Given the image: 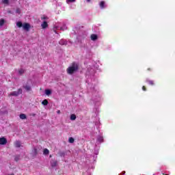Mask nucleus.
I'll return each instance as SVG.
<instances>
[{
  "instance_id": "f257e3e1",
  "label": "nucleus",
  "mask_w": 175,
  "mask_h": 175,
  "mask_svg": "<svg viewBox=\"0 0 175 175\" xmlns=\"http://www.w3.org/2000/svg\"><path fill=\"white\" fill-rule=\"evenodd\" d=\"M77 70H79V64L72 62L71 66L67 68V73L68 75H73V73H75Z\"/></svg>"
},
{
  "instance_id": "f03ea898",
  "label": "nucleus",
  "mask_w": 175,
  "mask_h": 175,
  "mask_svg": "<svg viewBox=\"0 0 175 175\" xmlns=\"http://www.w3.org/2000/svg\"><path fill=\"white\" fill-rule=\"evenodd\" d=\"M23 94V89L20 88L18 91H14L10 93L9 96H18Z\"/></svg>"
},
{
  "instance_id": "7ed1b4c3",
  "label": "nucleus",
  "mask_w": 175,
  "mask_h": 175,
  "mask_svg": "<svg viewBox=\"0 0 175 175\" xmlns=\"http://www.w3.org/2000/svg\"><path fill=\"white\" fill-rule=\"evenodd\" d=\"M65 29H66V26H63V27H59V26H56V27H55L53 29V31H54V32L55 33H58L57 32V30H58V31H65Z\"/></svg>"
},
{
  "instance_id": "20e7f679",
  "label": "nucleus",
  "mask_w": 175,
  "mask_h": 175,
  "mask_svg": "<svg viewBox=\"0 0 175 175\" xmlns=\"http://www.w3.org/2000/svg\"><path fill=\"white\" fill-rule=\"evenodd\" d=\"M23 28L25 31H29V29H31V25H29V23H24L23 25Z\"/></svg>"
},
{
  "instance_id": "39448f33",
  "label": "nucleus",
  "mask_w": 175,
  "mask_h": 175,
  "mask_svg": "<svg viewBox=\"0 0 175 175\" xmlns=\"http://www.w3.org/2000/svg\"><path fill=\"white\" fill-rule=\"evenodd\" d=\"M6 143H8V139H6V138H5L3 137L0 138V144L1 146H5V144H6Z\"/></svg>"
},
{
  "instance_id": "423d86ee",
  "label": "nucleus",
  "mask_w": 175,
  "mask_h": 175,
  "mask_svg": "<svg viewBox=\"0 0 175 175\" xmlns=\"http://www.w3.org/2000/svg\"><path fill=\"white\" fill-rule=\"evenodd\" d=\"M58 165V161L57 160H52L51 161V165L52 167H55Z\"/></svg>"
},
{
  "instance_id": "0eeeda50",
  "label": "nucleus",
  "mask_w": 175,
  "mask_h": 175,
  "mask_svg": "<svg viewBox=\"0 0 175 175\" xmlns=\"http://www.w3.org/2000/svg\"><path fill=\"white\" fill-rule=\"evenodd\" d=\"M59 44H61V46H66V44H68V41H66V40L62 39L59 42Z\"/></svg>"
},
{
  "instance_id": "6e6552de",
  "label": "nucleus",
  "mask_w": 175,
  "mask_h": 175,
  "mask_svg": "<svg viewBox=\"0 0 175 175\" xmlns=\"http://www.w3.org/2000/svg\"><path fill=\"white\" fill-rule=\"evenodd\" d=\"M90 38H91V40H93V42H95V40H98V35L91 34Z\"/></svg>"
},
{
  "instance_id": "1a4fd4ad",
  "label": "nucleus",
  "mask_w": 175,
  "mask_h": 175,
  "mask_svg": "<svg viewBox=\"0 0 175 175\" xmlns=\"http://www.w3.org/2000/svg\"><path fill=\"white\" fill-rule=\"evenodd\" d=\"M14 146L15 147H16V148H20V147H21V142L16 141L14 143Z\"/></svg>"
},
{
  "instance_id": "9d476101",
  "label": "nucleus",
  "mask_w": 175,
  "mask_h": 175,
  "mask_svg": "<svg viewBox=\"0 0 175 175\" xmlns=\"http://www.w3.org/2000/svg\"><path fill=\"white\" fill-rule=\"evenodd\" d=\"M41 27H42V29H46V28H47V27H49V24H47V23L46 21H44L42 23V24L41 25Z\"/></svg>"
},
{
  "instance_id": "9b49d317",
  "label": "nucleus",
  "mask_w": 175,
  "mask_h": 175,
  "mask_svg": "<svg viewBox=\"0 0 175 175\" xmlns=\"http://www.w3.org/2000/svg\"><path fill=\"white\" fill-rule=\"evenodd\" d=\"M100 9H105V8H106L105 1H103L100 2Z\"/></svg>"
},
{
  "instance_id": "f8f14e48",
  "label": "nucleus",
  "mask_w": 175,
  "mask_h": 175,
  "mask_svg": "<svg viewBox=\"0 0 175 175\" xmlns=\"http://www.w3.org/2000/svg\"><path fill=\"white\" fill-rule=\"evenodd\" d=\"M21 120H27V116L25 113H21L19 116Z\"/></svg>"
},
{
  "instance_id": "ddd939ff",
  "label": "nucleus",
  "mask_w": 175,
  "mask_h": 175,
  "mask_svg": "<svg viewBox=\"0 0 175 175\" xmlns=\"http://www.w3.org/2000/svg\"><path fill=\"white\" fill-rule=\"evenodd\" d=\"M23 88L27 91H31V86L28 85H23Z\"/></svg>"
},
{
  "instance_id": "4468645a",
  "label": "nucleus",
  "mask_w": 175,
  "mask_h": 175,
  "mask_svg": "<svg viewBox=\"0 0 175 175\" xmlns=\"http://www.w3.org/2000/svg\"><path fill=\"white\" fill-rule=\"evenodd\" d=\"M18 73L19 75H24L25 73V70H24V68H21L18 70Z\"/></svg>"
},
{
  "instance_id": "2eb2a0df",
  "label": "nucleus",
  "mask_w": 175,
  "mask_h": 175,
  "mask_svg": "<svg viewBox=\"0 0 175 175\" xmlns=\"http://www.w3.org/2000/svg\"><path fill=\"white\" fill-rule=\"evenodd\" d=\"M49 152L50 151L49 150V149L47 148L44 149V151H43L44 155H49Z\"/></svg>"
},
{
  "instance_id": "dca6fc26",
  "label": "nucleus",
  "mask_w": 175,
  "mask_h": 175,
  "mask_svg": "<svg viewBox=\"0 0 175 175\" xmlns=\"http://www.w3.org/2000/svg\"><path fill=\"white\" fill-rule=\"evenodd\" d=\"M146 83H148L150 85H154V81L150 80V79H146Z\"/></svg>"
},
{
  "instance_id": "f3484780",
  "label": "nucleus",
  "mask_w": 175,
  "mask_h": 175,
  "mask_svg": "<svg viewBox=\"0 0 175 175\" xmlns=\"http://www.w3.org/2000/svg\"><path fill=\"white\" fill-rule=\"evenodd\" d=\"M42 105H44V106H47V105H49V101L46 99H45L42 101Z\"/></svg>"
},
{
  "instance_id": "a211bd4d",
  "label": "nucleus",
  "mask_w": 175,
  "mask_h": 175,
  "mask_svg": "<svg viewBox=\"0 0 175 175\" xmlns=\"http://www.w3.org/2000/svg\"><path fill=\"white\" fill-rule=\"evenodd\" d=\"M70 120H71V121H75V120H76V115L75 114H72L70 116Z\"/></svg>"
},
{
  "instance_id": "6ab92c4d",
  "label": "nucleus",
  "mask_w": 175,
  "mask_h": 175,
  "mask_svg": "<svg viewBox=\"0 0 175 175\" xmlns=\"http://www.w3.org/2000/svg\"><path fill=\"white\" fill-rule=\"evenodd\" d=\"M98 142H100V143H102V142H103V137L102 136H98L97 137Z\"/></svg>"
},
{
  "instance_id": "aec40b11",
  "label": "nucleus",
  "mask_w": 175,
  "mask_h": 175,
  "mask_svg": "<svg viewBox=\"0 0 175 175\" xmlns=\"http://www.w3.org/2000/svg\"><path fill=\"white\" fill-rule=\"evenodd\" d=\"M33 155L36 156L38 155V149L36 148H34L33 150Z\"/></svg>"
},
{
  "instance_id": "412c9836",
  "label": "nucleus",
  "mask_w": 175,
  "mask_h": 175,
  "mask_svg": "<svg viewBox=\"0 0 175 175\" xmlns=\"http://www.w3.org/2000/svg\"><path fill=\"white\" fill-rule=\"evenodd\" d=\"M45 94H46V95H51V90H45Z\"/></svg>"
},
{
  "instance_id": "4be33fe9",
  "label": "nucleus",
  "mask_w": 175,
  "mask_h": 175,
  "mask_svg": "<svg viewBox=\"0 0 175 175\" xmlns=\"http://www.w3.org/2000/svg\"><path fill=\"white\" fill-rule=\"evenodd\" d=\"M16 25H17V27H18V28H21V27H23V23H21V22H18V23H16Z\"/></svg>"
},
{
  "instance_id": "5701e85b",
  "label": "nucleus",
  "mask_w": 175,
  "mask_h": 175,
  "mask_svg": "<svg viewBox=\"0 0 175 175\" xmlns=\"http://www.w3.org/2000/svg\"><path fill=\"white\" fill-rule=\"evenodd\" d=\"M69 143H75V138L73 137H70L68 139Z\"/></svg>"
},
{
  "instance_id": "b1692460",
  "label": "nucleus",
  "mask_w": 175,
  "mask_h": 175,
  "mask_svg": "<svg viewBox=\"0 0 175 175\" xmlns=\"http://www.w3.org/2000/svg\"><path fill=\"white\" fill-rule=\"evenodd\" d=\"M5 24V20L1 19L0 20V27H2Z\"/></svg>"
},
{
  "instance_id": "393cba45",
  "label": "nucleus",
  "mask_w": 175,
  "mask_h": 175,
  "mask_svg": "<svg viewBox=\"0 0 175 175\" xmlns=\"http://www.w3.org/2000/svg\"><path fill=\"white\" fill-rule=\"evenodd\" d=\"M2 2L5 5H9V0H2Z\"/></svg>"
},
{
  "instance_id": "a878e982",
  "label": "nucleus",
  "mask_w": 175,
  "mask_h": 175,
  "mask_svg": "<svg viewBox=\"0 0 175 175\" xmlns=\"http://www.w3.org/2000/svg\"><path fill=\"white\" fill-rule=\"evenodd\" d=\"M16 13H17V14H21V10H20V8H17V9H16Z\"/></svg>"
},
{
  "instance_id": "bb28decb",
  "label": "nucleus",
  "mask_w": 175,
  "mask_h": 175,
  "mask_svg": "<svg viewBox=\"0 0 175 175\" xmlns=\"http://www.w3.org/2000/svg\"><path fill=\"white\" fill-rule=\"evenodd\" d=\"M59 155H60L61 157H65V153H64V152H60V153H59Z\"/></svg>"
},
{
  "instance_id": "cd10ccee",
  "label": "nucleus",
  "mask_w": 175,
  "mask_h": 175,
  "mask_svg": "<svg viewBox=\"0 0 175 175\" xmlns=\"http://www.w3.org/2000/svg\"><path fill=\"white\" fill-rule=\"evenodd\" d=\"M142 90H143V91H147V89L146 88V86H143Z\"/></svg>"
},
{
  "instance_id": "c85d7f7f",
  "label": "nucleus",
  "mask_w": 175,
  "mask_h": 175,
  "mask_svg": "<svg viewBox=\"0 0 175 175\" xmlns=\"http://www.w3.org/2000/svg\"><path fill=\"white\" fill-rule=\"evenodd\" d=\"M30 116H31V117H36V113H30Z\"/></svg>"
},
{
  "instance_id": "c756f323",
  "label": "nucleus",
  "mask_w": 175,
  "mask_h": 175,
  "mask_svg": "<svg viewBox=\"0 0 175 175\" xmlns=\"http://www.w3.org/2000/svg\"><path fill=\"white\" fill-rule=\"evenodd\" d=\"M68 2H75L76 1V0H68Z\"/></svg>"
},
{
  "instance_id": "7c9ffc66",
  "label": "nucleus",
  "mask_w": 175,
  "mask_h": 175,
  "mask_svg": "<svg viewBox=\"0 0 175 175\" xmlns=\"http://www.w3.org/2000/svg\"><path fill=\"white\" fill-rule=\"evenodd\" d=\"M46 18H47L46 17H43L42 18V20H46Z\"/></svg>"
},
{
  "instance_id": "2f4dec72",
  "label": "nucleus",
  "mask_w": 175,
  "mask_h": 175,
  "mask_svg": "<svg viewBox=\"0 0 175 175\" xmlns=\"http://www.w3.org/2000/svg\"><path fill=\"white\" fill-rule=\"evenodd\" d=\"M61 113V111H57V113L59 114Z\"/></svg>"
},
{
  "instance_id": "473e14b6",
  "label": "nucleus",
  "mask_w": 175,
  "mask_h": 175,
  "mask_svg": "<svg viewBox=\"0 0 175 175\" xmlns=\"http://www.w3.org/2000/svg\"><path fill=\"white\" fill-rule=\"evenodd\" d=\"M87 2H91V0H86Z\"/></svg>"
},
{
  "instance_id": "72a5a7b5",
  "label": "nucleus",
  "mask_w": 175,
  "mask_h": 175,
  "mask_svg": "<svg viewBox=\"0 0 175 175\" xmlns=\"http://www.w3.org/2000/svg\"><path fill=\"white\" fill-rule=\"evenodd\" d=\"M15 161H16V162H17L18 160L17 159V158H15Z\"/></svg>"
},
{
  "instance_id": "f704fd0d",
  "label": "nucleus",
  "mask_w": 175,
  "mask_h": 175,
  "mask_svg": "<svg viewBox=\"0 0 175 175\" xmlns=\"http://www.w3.org/2000/svg\"><path fill=\"white\" fill-rule=\"evenodd\" d=\"M148 70H151V68H148Z\"/></svg>"
},
{
  "instance_id": "c9c22d12",
  "label": "nucleus",
  "mask_w": 175,
  "mask_h": 175,
  "mask_svg": "<svg viewBox=\"0 0 175 175\" xmlns=\"http://www.w3.org/2000/svg\"><path fill=\"white\" fill-rule=\"evenodd\" d=\"M122 174H125V172H123Z\"/></svg>"
},
{
  "instance_id": "e433bc0d",
  "label": "nucleus",
  "mask_w": 175,
  "mask_h": 175,
  "mask_svg": "<svg viewBox=\"0 0 175 175\" xmlns=\"http://www.w3.org/2000/svg\"><path fill=\"white\" fill-rule=\"evenodd\" d=\"M49 157H50V158H51V155H50Z\"/></svg>"
},
{
  "instance_id": "4c0bfd02",
  "label": "nucleus",
  "mask_w": 175,
  "mask_h": 175,
  "mask_svg": "<svg viewBox=\"0 0 175 175\" xmlns=\"http://www.w3.org/2000/svg\"><path fill=\"white\" fill-rule=\"evenodd\" d=\"M119 175H121V174H119Z\"/></svg>"
}]
</instances>
